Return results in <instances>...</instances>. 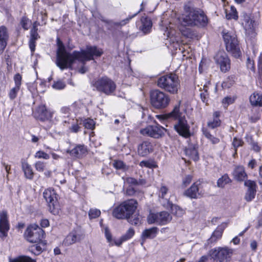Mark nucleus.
<instances>
[{"label": "nucleus", "mask_w": 262, "mask_h": 262, "mask_svg": "<svg viewBox=\"0 0 262 262\" xmlns=\"http://www.w3.org/2000/svg\"><path fill=\"white\" fill-rule=\"evenodd\" d=\"M58 49L57 53V66L61 69H72L75 60L84 63L85 61L93 59V56H100L103 52L96 46H88L85 50L74 51L72 53L66 52L62 42L57 38Z\"/></svg>", "instance_id": "nucleus-1"}, {"label": "nucleus", "mask_w": 262, "mask_h": 262, "mask_svg": "<svg viewBox=\"0 0 262 262\" xmlns=\"http://www.w3.org/2000/svg\"><path fill=\"white\" fill-rule=\"evenodd\" d=\"M182 19L184 25L190 27H204L208 24V18L204 12L190 5H185Z\"/></svg>", "instance_id": "nucleus-2"}, {"label": "nucleus", "mask_w": 262, "mask_h": 262, "mask_svg": "<svg viewBox=\"0 0 262 262\" xmlns=\"http://www.w3.org/2000/svg\"><path fill=\"white\" fill-rule=\"evenodd\" d=\"M180 101L170 113L165 115V118L176 120L175 130L180 136L188 138L190 136V127L186 120L185 113L180 111Z\"/></svg>", "instance_id": "nucleus-3"}, {"label": "nucleus", "mask_w": 262, "mask_h": 262, "mask_svg": "<svg viewBox=\"0 0 262 262\" xmlns=\"http://www.w3.org/2000/svg\"><path fill=\"white\" fill-rule=\"evenodd\" d=\"M138 202L134 199L126 200L116 207L113 215L118 219H129L136 211Z\"/></svg>", "instance_id": "nucleus-4"}, {"label": "nucleus", "mask_w": 262, "mask_h": 262, "mask_svg": "<svg viewBox=\"0 0 262 262\" xmlns=\"http://www.w3.org/2000/svg\"><path fill=\"white\" fill-rule=\"evenodd\" d=\"M157 85L159 88L172 94H177L180 89L178 77L174 74L160 77L158 80Z\"/></svg>", "instance_id": "nucleus-5"}, {"label": "nucleus", "mask_w": 262, "mask_h": 262, "mask_svg": "<svg viewBox=\"0 0 262 262\" xmlns=\"http://www.w3.org/2000/svg\"><path fill=\"white\" fill-rule=\"evenodd\" d=\"M150 95L151 104L156 108H165L169 103L170 98L168 95L159 90L151 91Z\"/></svg>", "instance_id": "nucleus-6"}, {"label": "nucleus", "mask_w": 262, "mask_h": 262, "mask_svg": "<svg viewBox=\"0 0 262 262\" xmlns=\"http://www.w3.org/2000/svg\"><path fill=\"white\" fill-rule=\"evenodd\" d=\"M223 38L227 51L234 57H239L241 52L236 35L232 32H227L223 35Z\"/></svg>", "instance_id": "nucleus-7"}, {"label": "nucleus", "mask_w": 262, "mask_h": 262, "mask_svg": "<svg viewBox=\"0 0 262 262\" xmlns=\"http://www.w3.org/2000/svg\"><path fill=\"white\" fill-rule=\"evenodd\" d=\"M25 235L27 239L30 243H43L42 239L44 236V231L36 224L29 226L25 231Z\"/></svg>", "instance_id": "nucleus-8"}, {"label": "nucleus", "mask_w": 262, "mask_h": 262, "mask_svg": "<svg viewBox=\"0 0 262 262\" xmlns=\"http://www.w3.org/2000/svg\"><path fill=\"white\" fill-rule=\"evenodd\" d=\"M233 253V250L227 247H218L209 251V255L216 262H227Z\"/></svg>", "instance_id": "nucleus-9"}, {"label": "nucleus", "mask_w": 262, "mask_h": 262, "mask_svg": "<svg viewBox=\"0 0 262 262\" xmlns=\"http://www.w3.org/2000/svg\"><path fill=\"white\" fill-rule=\"evenodd\" d=\"M171 219V215L166 211L157 213L150 212L147 217V222L149 224H156L163 225L170 222Z\"/></svg>", "instance_id": "nucleus-10"}, {"label": "nucleus", "mask_w": 262, "mask_h": 262, "mask_svg": "<svg viewBox=\"0 0 262 262\" xmlns=\"http://www.w3.org/2000/svg\"><path fill=\"white\" fill-rule=\"evenodd\" d=\"M97 90L106 95L112 94L116 89L115 82L107 77H103L99 79L95 83Z\"/></svg>", "instance_id": "nucleus-11"}, {"label": "nucleus", "mask_w": 262, "mask_h": 262, "mask_svg": "<svg viewBox=\"0 0 262 262\" xmlns=\"http://www.w3.org/2000/svg\"><path fill=\"white\" fill-rule=\"evenodd\" d=\"M43 197L48 204L49 211L53 214L58 213V205L56 194L53 190L48 189L43 192Z\"/></svg>", "instance_id": "nucleus-12"}, {"label": "nucleus", "mask_w": 262, "mask_h": 262, "mask_svg": "<svg viewBox=\"0 0 262 262\" xmlns=\"http://www.w3.org/2000/svg\"><path fill=\"white\" fill-rule=\"evenodd\" d=\"M166 132V129L159 125H148L140 130V133L142 135L156 139L162 137Z\"/></svg>", "instance_id": "nucleus-13"}, {"label": "nucleus", "mask_w": 262, "mask_h": 262, "mask_svg": "<svg viewBox=\"0 0 262 262\" xmlns=\"http://www.w3.org/2000/svg\"><path fill=\"white\" fill-rule=\"evenodd\" d=\"M214 59L216 63L220 66L221 70L226 72L230 69V60L228 55L224 51H219L215 55Z\"/></svg>", "instance_id": "nucleus-14"}, {"label": "nucleus", "mask_w": 262, "mask_h": 262, "mask_svg": "<svg viewBox=\"0 0 262 262\" xmlns=\"http://www.w3.org/2000/svg\"><path fill=\"white\" fill-rule=\"evenodd\" d=\"M242 25L248 34L252 33L255 30L257 26L256 22L249 15L244 13L243 15Z\"/></svg>", "instance_id": "nucleus-15"}, {"label": "nucleus", "mask_w": 262, "mask_h": 262, "mask_svg": "<svg viewBox=\"0 0 262 262\" xmlns=\"http://www.w3.org/2000/svg\"><path fill=\"white\" fill-rule=\"evenodd\" d=\"M9 230L7 213L5 211L0 212V233L3 236H6Z\"/></svg>", "instance_id": "nucleus-16"}, {"label": "nucleus", "mask_w": 262, "mask_h": 262, "mask_svg": "<svg viewBox=\"0 0 262 262\" xmlns=\"http://www.w3.org/2000/svg\"><path fill=\"white\" fill-rule=\"evenodd\" d=\"M158 232V228L153 227L145 229L143 231L141 235V244L143 245L147 239H153L156 237Z\"/></svg>", "instance_id": "nucleus-17"}, {"label": "nucleus", "mask_w": 262, "mask_h": 262, "mask_svg": "<svg viewBox=\"0 0 262 262\" xmlns=\"http://www.w3.org/2000/svg\"><path fill=\"white\" fill-rule=\"evenodd\" d=\"M34 115L36 118L42 121L52 117V113L48 111L43 105H40L36 108Z\"/></svg>", "instance_id": "nucleus-18"}, {"label": "nucleus", "mask_w": 262, "mask_h": 262, "mask_svg": "<svg viewBox=\"0 0 262 262\" xmlns=\"http://www.w3.org/2000/svg\"><path fill=\"white\" fill-rule=\"evenodd\" d=\"M83 238L82 235L76 232L70 233L64 239L63 244L66 246L71 245L76 242L81 241Z\"/></svg>", "instance_id": "nucleus-19"}, {"label": "nucleus", "mask_w": 262, "mask_h": 262, "mask_svg": "<svg viewBox=\"0 0 262 262\" xmlns=\"http://www.w3.org/2000/svg\"><path fill=\"white\" fill-rule=\"evenodd\" d=\"M152 151V145L148 141H144L138 146V154L141 157L148 155Z\"/></svg>", "instance_id": "nucleus-20"}, {"label": "nucleus", "mask_w": 262, "mask_h": 262, "mask_svg": "<svg viewBox=\"0 0 262 262\" xmlns=\"http://www.w3.org/2000/svg\"><path fill=\"white\" fill-rule=\"evenodd\" d=\"M87 152L86 148L84 145H78L72 150H67V152L75 158H80Z\"/></svg>", "instance_id": "nucleus-21"}, {"label": "nucleus", "mask_w": 262, "mask_h": 262, "mask_svg": "<svg viewBox=\"0 0 262 262\" xmlns=\"http://www.w3.org/2000/svg\"><path fill=\"white\" fill-rule=\"evenodd\" d=\"M199 185L200 184L194 183L189 188L184 192V195L191 199L198 198L200 195Z\"/></svg>", "instance_id": "nucleus-22"}, {"label": "nucleus", "mask_w": 262, "mask_h": 262, "mask_svg": "<svg viewBox=\"0 0 262 262\" xmlns=\"http://www.w3.org/2000/svg\"><path fill=\"white\" fill-rule=\"evenodd\" d=\"M8 34L6 28L4 26L0 27V51H3L7 46Z\"/></svg>", "instance_id": "nucleus-23"}, {"label": "nucleus", "mask_w": 262, "mask_h": 262, "mask_svg": "<svg viewBox=\"0 0 262 262\" xmlns=\"http://www.w3.org/2000/svg\"><path fill=\"white\" fill-rule=\"evenodd\" d=\"M186 155L188 156L191 159L194 161L199 160V157L198 150L195 146L193 145H189L185 150Z\"/></svg>", "instance_id": "nucleus-24"}, {"label": "nucleus", "mask_w": 262, "mask_h": 262, "mask_svg": "<svg viewBox=\"0 0 262 262\" xmlns=\"http://www.w3.org/2000/svg\"><path fill=\"white\" fill-rule=\"evenodd\" d=\"M226 223H222L212 233L210 238L209 239L211 243L215 242L219 238L222 237L224 229L226 227Z\"/></svg>", "instance_id": "nucleus-25"}, {"label": "nucleus", "mask_w": 262, "mask_h": 262, "mask_svg": "<svg viewBox=\"0 0 262 262\" xmlns=\"http://www.w3.org/2000/svg\"><path fill=\"white\" fill-rule=\"evenodd\" d=\"M35 23L33 24V27L31 30V38L29 42L30 48L32 52H33L35 49V41L39 37L37 32V29L35 26Z\"/></svg>", "instance_id": "nucleus-26"}, {"label": "nucleus", "mask_w": 262, "mask_h": 262, "mask_svg": "<svg viewBox=\"0 0 262 262\" xmlns=\"http://www.w3.org/2000/svg\"><path fill=\"white\" fill-rule=\"evenodd\" d=\"M21 168L24 172L26 178L32 179L34 176V172L31 165L25 160L21 161Z\"/></svg>", "instance_id": "nucleus-27"}, {"label": "nucleus", "mask_w": 262, "mask_h": 262, "mask_svg": "<svg viewBox=\"0 0 262 262\" xmlns=\"http://www.w3.org/2000/svg\"><path fill=\"white\" fill-rule=\"evenodd\" d=\"M142 22V26L140 27V29L144 33H147L150 32L152 26V23L149 18L147 17H142L141 19Z\"/></svg>", "instance_id": "nucleus-28"}, {"label": "nucleus", "mask_w": 262, "mask_h": 262, "mask_svg": "<svg viewBox=\"0 0 262 262\" xmlns=\"http://www.w3.org/2000/svg\"><path fill=\"white\" fill-rule=\"evenodd\" d=\"M233 174L235 179L238 181H243L247 176L244 168L243 166L236 167Z\"/></svg>", "instance_id": "nucleus-29"}, {"label": "nucleus", "mask_w": 262, "mask_h": 262, "mask_svg": "<svg viewBox=\"0 0 262 262\" xmlns=\"http://www.w3.org/2000/svg\"><path fill=\"white\" fill-rule=\"evenodd\" d=\"M250 102L252 105L262 106V96L254 93L250 97Z\"/></svg>", "instance_id": "nucleus-30"}, {"label": "nucleus", "mask_w": 262, "mask_h": 262, "mask_svg": "<svg viewBox=\"0 0 262 262\" xmlns=\"http://www.w3.org/2000/svg\"><path fill=\"white\" fill-rule=\"evenodd\" d=\"M202 132L205 137L210 141L212 144H218L220 142V139L212 135L210 132L205 128H202Z\"/></svg>", "instance_id": "nucleus-31"}, {"label": "nucleus", "mask_w": 262, "mask_h": 262, "mask_svg": "<svg viewBox=\"0 0 262 262\" xmlns=\"http://www.w3.org/2000/svg\"><path fill=\"white\" fill-rule=\"evenodd\" d=\"M231 182L230 179L226 174L220 178L217 182V185L219 187L223 188L225 186Z\"/></svg>", "instance_id": "nucleus-32"}, {"label": "nucleus", "mask_w": 262, "mask_h": 262, "mask_svg": "<svg viewBox=\"0 0 262 262\" xmlns=\"http://www.w3.org/2000/svg\"><path fill=\"white\" fill-rule=\"evenodd\" d=\"M172 213L178 216H181L184 214V210L178 205L169 204Z\"/></svg>", "instance_id": "nucleus-33"}, {"label": "nucleus", "mask_w": 262, "mask_h": 262, "mask_svg": "<svg viewBox=\"0 0 262 262\" xmlns=\"http://www.w3.org/2000/svg\"><path fill=\"white\" fill-rule=\"evenodd\" d=\"M235 77L234 75L229 76L222 83L224 88H229L235 83Z\"/></svg>", "instance_id": "nucleus-34"}, {"label": "nucleus", "mask_w": 262, "mask_h": 262, "mask_svg": "<svg viewBox=\"0 0 262 262\" xmlns=\"http://www.w3.org/2000/svg\"><path fill=\"white\" fill-rule=\"evenodd\" d=\"M114 166L118 169H122L124 171H126L128 169L129 167L126 166L122 161L116 160L113 163Z\"/></svg>", "instance_id": "nucleus-35"}, {"label": "nucleus", "mask_w": 262, "mask_h": 262, "mask_svg": "<svg viewBox=\"0 0 262 262\" xmlns=\"http://www.w3.org/2000/svg\"><path fill=\"white\" fill-rule=\"evenodd\" d=\"M245 185L248 187V191L252 190L256 192V183L251 180H247L244 183Z\"/></svg>", "instance_id": "nucleus-36"}, {"label": "nucleus", "mask_w": 262, "mask_h": 262, "mask_svg": "<svg viewBox=\"0 0 262 262\" xmlns=\"http://www.w3.org/2000/svg\"><path fill=\"white\" fill-rule=\"evenodd\" d=\"M135 234V231L133 228H130L123 235L122 237V240L126 241L131 238Z\"/></svg>", "instance_id": "nucleus-37"}, {"label": "nucleus", "mask_w": 262, "mask_h": 262, "mask_svg": "<svg viewBox=\"0 0 262 262\" xmlns=\"http://www.w3.org/2000/svg\"><path fill=\"white\" fill-rule=\"evenodd\" d=\"M10 262H36L35 260L32 259L30 257L26 256H21L18 258L15 259Z\"/></svg>", "instance_id": "nucleus-38"}, {"label": "nucleus", "mask_w": 262, "mask_h": 262, "mask_svg": "<svg viewBox=\"0 0 262 262\" xmlns=\"http://www.w3.org/2000/svg\"><path fill=\"white\" fill-rule=\"evenodd\" d=\"M20 25L25 30H28L31 25V21L25 16L22 17Z\"/></svg>", "instance_id": "nucleus-39"}, {"label": "nucleus", "mask_w": 262, "mask_h": 262, "mask_svg": "<svg viewBox=\"0 0 262 262\" xmlns=\"http://www.w3.org/2000/svg\"><path fill=\"white\" fill-rule=\"evenodd\" d=\"M100 211L97 209H91L89 212V216L91 219H95L100 215Z\"/></svg>", "instance_id": "nucleus-40"}, {"label": "nucleus", "mask_w": 262, "mask_h": 262, "mask_svg": "<svg viewBox=\"0 0 262 262\" xmlns=\"http://www.w3.org/2000/svg\"><path fill=\"white\" fill-rule=\"evenodd\" d=\"M83 124L86 128L93 129L95 127V122L93 119H88L84 121Z\"/></svg>", "instance_id": "nucleus-41"}, {"label": "nucleus", "mask_w": 262, "mask_h": 262, "mask_svg": "<svg viewBox=\"0 0 262 262\" xmlns=\"http://www.w3.org/2000/svg\"><path fill=\"white\" fill-rule=\"evenodd\" d=\"M234 98L231 97L227 96L225 97L222 100V103L225 108H227V106L233 103L234 102Z\"/></svg>", "instance_id": "nucleus-42"}, {"label": "nucleus", "mask_w": 262, "mask_h": 262, "mask_svg": "<svg viewBox=\"0 0 262 262\" xmlns=\"http://www.w3.org/2000/svg\"><path fill=\"white\" fill-rule=\"evenodd\" d=\"M256 192H254V191H252H252L251 190H250V191L247 190V192L245 195V199L247 202L251 201L255 198Z\"/></svg>", "instance_id": "nucleus-43"}, {"label": "nucleus", "mask_w": 262, "mask_h": 262, "mask_svg": "<svg viewBox=\"0 0 262 262\" xmlns=\"http://www.w3.org/2000/svg\"><path fill=\"white\" fill-rule=\"evenodd\" d=\"M53 88L57 90L63 89L66 87V84L64 82L58 80L54 82L52 85Z\"/></svg>", "instance_id": "nucleus-44"}, {"label": "nucleus", "mask_w": 262, "mask_h": 262, "mask_svg": "<svg viewBox=\"0 0 262 262\" xmlns=\"http://www.w3.org/2000/svg\"><path fill=\"white\" fill-rule=\"evenodd\" d=\"M34 166L36 170L42 172L45 169L46 163L41 161H37Z\"/></svg>", "instance_id": "nucleus-45"}, {"label": "nucleus", "mask_w": 262, "mask_h": 262, "mask_svg": "<svg viewBox=\"0 0 262 262\" xmlns=\"http://www.w3.org/2000/svg\"><path fill=\"white\" fill-rule=\"evenodd\" d=\"M127 219L128 222L133 225H139L141 224V220L139 216L129 217V219Z\"/></svg>", "instance_id": "nucleus-46"}, {"label": "nucleus", "mask_w": 262, "mask_h": 262, "mask_svg": "<svg viewBox=\"0 0 262 262\" xmlns=\"http://www.w3.org/2000/svg\"><path fill=\"white\" fill-rule=\"evenodd\" d=\"M35 157L38 159H49L50 156L48 154L43 151H38L35 155Z\"/></svg>", "instance_id": "nucleus-47"}, {"label": "nucleus", "mask_w": 262, "mask_h": 262, "mask_svg": "<svg viewBox=\"0 0 262 262\" xmlns=\"http://www.w3.org/2000/svg\"><path fill=\"white\" fill-rule=\"evenodd\" d=\"M168 188L165 185H162L159 190V196L162 199L164 198L167 194Z\"/></svg>", "instance_id": "nucleus-48"}, {"label": "nucleus", "mask_w": 262, "mask_h": 262, "mask_svg": "<svg viewBox=\"0 0 262 262\" xmlns=\"http://www.w3.org/2000/svg\"><path fill=\"white\" fill-rule=\"evenodd\" d=\"M243 143V142L242 140L238 139L236 137L233 138L232 145L235 148V151H236L237 148L240 146H242Z\"/></svg>", "instance_id": "nucleus-49"}, {"label": "nucleus", "mask_w": 262, "mask_h": 262, "mask_svg": "<svg viewBox=\"0 0 262 262\" xmlns=\"http://www.w3.org/2000/svg\"><path fill=\"white\" fill-rule=\"evenodd\" d=\"M192 176L190 175L186 176L183 180L182 181V186L183 187H186L192 181Z\"/></svg>", "instance_id": "nucleus-50"}, {"label": "nucleus", "mask_w": 262, "mask_h": 262, "mask_svg": "<svg viewBox=\"0 0 262 262\" xmlns=\"http://www.w3.org/2000/svg\"><path fill=\"white\" fill-rule=\"evenodd\" d=\"M20 88L18 86H15L11 90L9 93V97L11 99H14L17 95V93L19 90Z\"/></svg>", "instance_id": "nucleus-51"}, {"label": "nucleus", "mask_w": 262, "mask_h": 262, "mask_svg": "<svg viewBox=\"0 0 262 262\" xmlns=\"http://www.w3.org/2000/svg\"><path fill=\"white\" fill-rule=\"evenodd\" d=\"M220 125V120L218 119H215L213 121H210L208 123V126L211 128H214Z\"/></svg>", "instance_id": "nucleus-52"}, {"label": "nucleus", "mask_w": 262, "mask_h": 262, "mask_svg": "<svg viewBox=\"0 0 262 262\" xmlns=\"http://www.w3.org/2000/svg\"><path fill=\"white\" fill-rule=\"evenodd\" d=\"M31 250L35 254H39L42 251V248L38 244L33 245L31 247Z\"/></svg>", "instance_id": "nucleus-53"}, {"label": "nucleus", "mask_w": 262, "mask_h": 262, "mask_svg": "<svg viewBox=\"0 0 262 262\" xmlns=\"http://www.w3.org/2000/svg\"><path fill=\"white\" fill-rule=\"evenodd\" d=\"M14 80L15 83V86H18L20 88L21 81V76L19 74H17L14 76Z\"/></svg>", "instance_id": "nucleus-54"}, {"label": "nucleus", "mask_w": 262, "mask_h": 262, "mask_svg": "<svg viewBox=\"0 0 262 262\" xmlns=\"http://www.w3.org/2000/svg\"><path fill=\"white\" fill-rule=\"evenodd\" d=\"M231 11H232V13H231V14L229 13V14L227 15V16L228 17V18L229 19L232 18V19H237L238 18V16L237 15V12H236V9L233 7H231Z\"/></svg>", "instance_id": "nucleus-55"}, {"label": "nucleus", "mask_w": 262, "mask_h": 262, "mask_svg": "<svg viewBox=\"0 0 262 262\" xmlns=\"http://www.w3.org/2000/svg\"><path fill=\"white\" fill-rule=\"evenodd\" d=\"M247 68L252 71H254V61L248 57L247 59Z\"/></svg>", "instance_id": "nucleus-56"}, {"label": "nucleus", "mask_w": 262, "mask_h": 262, "mask_svg": "<svg viewBox=\"0 0 262 262\" xmlns=\"http://www.w3.org/2000/svg\"><path fill=\"white\" fill-rule=\"evenodd\" d=\"M139 165L141 167L151 168L153 164L149 161H142L140 162Z\"/></svg>", "instance_id": "nucleus-57"}, {"label": "nucleus", "mask_w": 262, "mask_h": 262, "mask_svg": "<svg viewBox=\"0 0 262 262\" xmlns=\"http://www.w3.org/2000/svg\"><path fill=\"white\" fill-rule=\"evenodd\" d=\"M126 182L131 185H137V180L132 178V177H128L126 178Z\"/></svg>", "instance_id": "nucleus-58"}, {"label": "nucleus", "mask_w": 262, "mask_h": 262, "mask_svg": "<svg viewBox=\"0 0 262 262\" xmlns=\"http://www.w3.org/2000/svg\"><path fill=\"white\" fill-rule=\"evenodd\" d=\"M136 190L133 187H128L126 189V194L128 195L132 196L136 194Z\"/></svg>", "instance_id": "nucleus-59"}, {"label": "nucleus", "mask_w": 262, "mask_h": 262, "mask_svg": "<svg viewBox=\"0 0 262 262\" xmlns=\"http://www.w3.org/2000/svg\"><path fill=\"white\" fill-rule=\"evenodd\" d=\"M2 164L4 167L7 173V178H8V174L11 173V172H10L11 166L10 165L6 164L5 162H2Z\"/></svg>", "instance_id": "nucleus-60"}, {"label": "nucleus", "mask_w": 262, "mask_h": 262, "mask_svg": "<svg viewBox=\"0 0 262 262\" xmlns=\"http://www.w3.org/2000/svg\"><path fill=\"white\" fill-rule=\"evenodd\" d=\"M183 35L186 36L188 38H191L193 34L189 29H186L182 32Z\"/></svg>", "instance_id": "nucleus-61"}, {"label": "nucleus", "mask_w": 262, "mask_h": 262, "mask_svg": "<svg viewBox=\"0 0 262 262\" xmlns=\"http://www.w3.org/2000/svg\"><path fill=\"white\" fill-rule=\"evenodd\" d=\"M252 146L253 149L256 152H259L260 150V147L256 142H252Z\"/></svg>", "instance_id": "nucleus-62"}, {"label": "nucleus", "mask_w": 262, "mask_h": 262, "mask_svg": "<svg viewBox=\"0 0 262 262\" xmlns=\"http://www.w3.org/2000/svg\"><path fill=\"white\" fill-rule=\"evenodd\" d=\"M40 225L42 227H47L49 225V222L47 219H43L40 222Z\"/></svg>", "instance_id": "nucleus-63"}, {"label": "nucleus", "mask_w": 262, "mask_h": 262, "mask_svg": "<svg viewBox=\"0 0 262 262\" xmlns=\"http://www.w3.org/2000/svg\"><path fill=\"white\" fill-rule=\"evenodd\" d=\"M256 162L255 160L252 159L248 163V166L251 169H253L256 165Z\"/></svg>", "instance_id": "nucleus-64"}]
</instances>
